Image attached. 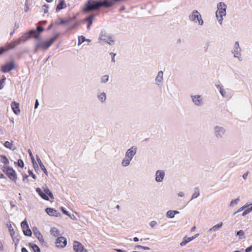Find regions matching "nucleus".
I'll return each instance as SVG.
<instances>
[{"mask_svg":"<svg viewBox=\"0 0 252 252\" xmlns=\"http://www.w3.org/2000/svg\"><path fill=\"white\" fill-rule=\"evenodd\" d=\"M220 93L221 96L223 97H226V93L223 88H220Z\"/></svg>","mask_w":252,"mask_h":252,"instance_id":"46","label":"nucleus"},{"mask_svg":"<svg viewBox=\"0 0 252 252\" xmlns=\"http://www.w3.org/2000/svg\"><path fill=\"white\" fill-rule=\"evenodd\" d=\"M18 165L19 167L23 168L24 166V163L23 161L21 159H19L18 160Z\"/></svg>","mask_w":252,"mask_h":252,"instance_id":"50","label":"nucleus"},{"mask_svg":"<svg viewBox=\"0 0 252 252\" xmlns=\"http://www.w3.org/2000/svg\"><path fill=\"white\" fill-rule=\"evenodd\" d=\"M135 248H138V249H141L143 250H149L150 249V248L149 247L142 246L141 245H136L135 246Z\"/></svg>","mask_w":252,"mask_h":252,"instance_id":"47","label":"nucleus"},{"mask_svg":"<svg viewBox=\"0 0 252 252\" xmlns=\"http://www.w3.org/2000/svg\"><path fill=\"white\" fill-rule=\"evenodd\" d=\"M94 18V14H92L91 15L89 16V17H88L87 18H86L85 19V22H88V25H87V29H90L92 23H93V20Z\"/></svg>","mask_w":252,"mask_h":252,"instance_id":"23","label":"nucleus"},{"mask_svg":"<svg viewBox=\"0 0 252 252\" xmlns=\"http://www.w3.org/2000/svg\"><path fill=\"white\" fill-rule=\"evenodd\" d=\"M11 107L15 114L18 115L20 113V110L19 109V104L18 103H16L15 101L12 102Z\"/></svg>","mask_w":252,"mask_h":252,"instance_id":"18","label":"nucleus"},{"mask_svg":"<svg viewBox=\"0 0 252 252\" xmlns=\"http://www.w3.org/2000/svg\"><path fill=\"white\" fill-rule=\"evenodd\" d=\"M165 176V172L163 170H158L156 173V181L157 182H161L163 181Z\"/></svg>","mask_w":252,"mask_h":252,"instance_id":"14","label":"nucleus"},{"mask_svg":"<svg viewBox=\"0 0 252 252\" xmlns=\"http://www.w3.org/2000/svg\"><path fill=\"white\" fill-rule=\"evenodd\" d=\"M109 80V76L107 75H103L101 77V82L102 83H105L108 82Z\"/></svg>","mask_w":252,"mask_h":252,"instance_id":"39","label":"nucleus"},{"mask_svg":"<svg viewBox=\"0 0 252 252\" xmlns=\"http://www.w3.org/2000/svg\"><path fill=\"white\" fill-rule=\"evenodd\" d=\"M99 39L103 40L111 45L114 43V40L112 39V37L105 31H101Z\"/></svg>","mask_w":252,"mask_h":252,"instance_id":"6","label":"nucleus"},{"mask_svg":"<svg viewBox=\"0 0 252 252\" xmlns=\"http://www.w3.org/2000/svg\"><path fill=\"white\" fill-rule=\"evenodd\" d=\"M114 250L117 252H126V251L122 250L121 249H115Z\"/></svg>","mask_w":252,"mask_h":252,"instance_id":"64","label":"nucleus"},{"mask_svg":"<svg viewBox=\"0 0 252 252\" xmlns=\"http://www.w3.org/2000/svg\"><path fill=\"white\" fill-rule=\"evenodd\" d=\"M78 26L77 23H75L73 25H72L69 29V30H72V29H75L76 27Z\"/></svg>","mask_w":252,"mask_h":252,"instance_id":"56","label":"nucleus"},{"mask_svg":"<svg viewBox=\"0 0 252 252\" xmlns=\"http://www.w3.org/2000/svg\"><path fill=\"white\" fill-rule=\"evenodd\" d=\"M130 161L124 158L122 161L121 164L123 167H126L130 164Z\"/></svg>","mask_w":252,"mask_h":252,"instance_id":"38","label":"nucleus"},{"mask_svg":"<svg viewBox=\"0 0 252 252\" xmlns=\"http://www.w3.org/2000/svg\"><path fill=\"white\" fill-rule=\"evenodd\" d=\"M12 142H10L7 141L4 143V146L6 148H8L9 149H12Z\"/></svg>","mask_w":252,"mask_h":252,"instance_id":"44","label":"nucleus"},{"mask_svg":"<svg viewBox=\"0 0 252 252\" xmlns=\"http://www.w3.org/2000/svg\"><path fill=\"white\" fill-rule=\"evenodd\" d=\"M191 98L193 103L197 106H201L203 104V98L200 95H191Z\"/></svg>","mask_w":252,"mask_h":252,"instance_id":"9","label":"nucleus"},{"mask_svg":"<svg viewBox=\"0 0 252 252\" xmlns=\"http://www.w3.org/2000/svg\"><path fill=\"white\" fill-rule=\"evenodd\" d=\"M46 212L51 216L58 217L61 215L60 213L56 210L51 208H47L45 209Z\"/></svg>","mask_w":252,"mask_h":252,"instance_id":"16","label":"nucleus"},{"mask_svg":"<svg viewBox=\"0 0 252 252\" xmlns=\"http://www.w3.org/2000/svg\"><path fill=\"white\" fill-rule=\"evenodd\" d=\"M189 20L194 23L198 22L199 25L202 26L204 22L199 12L196 10H193L189 16Z\"/></svg>","mask_w":252,"mask_h":252,"instance_id":"4","label":"nucleus"},{"mask_svg":"<svg viewBox=\"0 0 252 252\" xmlns=\"http://www.w3.org/2000/svg\"><path fill=\"white\" fill-rule=\"evenodd\" d=\"M39 105V102L37 99H36L35 104H34V109H36Z\"/></svg>","mask_w":252,"mask_h":252,"instance_id":"60","label":"nucleus"},{"mask_svg":"<svg viewBox=\"0 0 252 252\" xmlns=\"http://www.w3.org/2000/svg\"><path fill=\"white\" fill-rule=\"evenodd\" d=\"M21 225L23 231L29 228L28 222L26 220L21 222Z\"/></svg>","mask_w":252,"mask_h":252,"instance_id":"37","label":"nucleus"},{"mask_svg":"<svg viewBox=\"0 0 252 252\" xmlns=\"http://www.w3.org/2000/svg\"><path fill=\"white\" fill-rule=\"evenodd\" d=\"M157 224V222L154 220L152 221L150 223V225L151 226V227H154Z\"/></svg>","mask_w":252,"mask_h":252,"instance_id":"55","label":"nucleus"},{"mask_svg":"<svg viewBox=\"0 0 252 252\" xmlns=\"http://www.w3.org/2000/svg\"><path fill=\"white\" fill-rule=\"evenodd\" d=\"M1 161L5 165L9 164V160L5 155H0Z\"/></svg>","mask_w":252,"mask_h":252,"instance_id":"35","label":"nucleus"},{"mask_svg":"<svg viewBox=\"0 0 252 252\" xmlns=\"http://www.w3.org/2000/svg\"><path fill=\"white\" fill-rule=\"evenodd\" d=\"M251 211H252V206L250 208H249L248 209L245 210L242 213V216H245Z\"/></svg>","mask_w":252,"mask_h":252,"instance_id":"45","label":"nucleus"},{"mask_svg":"<svg viewBox=\"0 0 252 252\" xmlns=\"http://www.w3.org/2000/svg\"><path fill=\"white\" fill-rule=\"evenodd\" d=\"M37 33L35 32L32 34L33 37L36 39L39 38V33L44 31V28L41 26H38L36 28Z\"/></svg>","mask_w":252,"mask_h":252,"instance_id":"21","label":"nucleus"},{"mask_svg":"<svg viewBox=\"0 0 252 252\" xmlns=\"http://www.w3.org/2000/svg\"><path fill=\"white\" fill-rule=\"evenodd\" d=\"M35 32V31L34 30H32L30 31L29 32H26L24 33L21 37L22 40L23 41V43H25L27 40H28L29 39H30L32 37V34H34Z\"/></svg>","mask_w":252,"mask_h":252,"instance_id":"13","label":"nucleus"},{"mask_svg":"<svg viewBox=\"0 0 252 252\" xmlns=\"http://www.w3.org/2000/svg\"><path fill=\"white\" fill-rule=\"evenodd\" d=\"M60 35V33H56L53 37L50 38L49 40H44L42 39H38V41L35 45L34 53L37 52L38 50L42 49L44 50H47L52 45V44L56 41Z\"/></svg>","mask_w":252,"mask_h":252,"instance_id":"1","label":"nucleus"},{"mask_svg":"<svg viewBox=\"0 0 252 252\" xmlns=\"http://www.w3.org/2000/svg\"><path fill=\"white\" fill-rule=\"evenodd\" d=\"M249 171H247L246 173H245V174H243V178L244 180H246L247 178V177L249 175Z\"/></svg>","mask_w":252,"mask_h":252,"instance_id":"58","label":"nucleus"},{"mask_svg":"<svg viewBox=\"0 0 252 252\" xmlns=\"http://www.w3.org/2000/svg\"><path fill=\"white\" fill-rule=\"evenodd\" d=\"M68 22V20H63V19H61V21L60 23H58L57 24H66V23H67Z\"/></svg>","mask_w":252,"mask_h":252,"instance_id":"53","label":"nucleus"},{"mask_svg":"<svg viewBox=\"0 0 252 252\" xmlns=\"http://www.w3.org/2000/svg\"><path fill=\"white\" fill-rule=\"evenodd\" d=\"M178 196H179V197H183V196H184V195H185V194H184V193L183 192L181 191V192H179V193H178Z\"/></svg>","mask_w":252,"mask_h":252,"instance_id":"62","label":"nucleus"},{"mask_svg":"<svg viewBox=\"0 0 252 252\" xmlns=\"http://www.w3.org/2000/svg\"><path fill=\"white\" fill-rule=\"evenodd\" d=\"M62 211L63 213L66 215H67L71 220H76V217L73 214H71L69 213L68 211H67L63 207L61 208Z\"/></svg>","mask_w":252,"mask_h":252,"instance_id":"27","label":"nucleus"},{"mask_svg":"<svg viewBox=\"0 0 252 252\" xmlns=\"http://www.w3.org/2000/svg\"><path fill=\"white\" fill-rule=\"evenodd\" d=\"M166 217H167L168 218H170V219L173 218L175 216L173 214V210H169V211H167V212L166 213Z\"/></svg>","mask_w":252,"mask_h":252,"instance_id":"40","label":"nucleus"},{"mask_svg":"<svg viewBox=\"0 0 252 252\" xmlns=\"http://www.w3.org/2000/svg\"><path fill=\"white\" fill-rule=\"evenodd\" d=\"M241 49L240 47L238 41H236L234 45L233 50L232 53L234 54L235 58H238L239 60L241 61L242 59L239 57L241 55Z\"/></svg>","mask_w":252,"mask_h":252,"instance_id":"8","label":"nucleus"},{"mask_svg":"<svg viewBox=\"0 0 252 252\" xmlns=\"http://www.w3.org/2000/svg\"><path fill=\"white\" fill-rule=\"evenodd\" d=\"M30 246L33 249L34 252H40V249L39 247L34 244L30 243Z\"/></svg>","mask_w":252,"mask_h":252,"instance_id":"34","label":"nucleus"},{"mask_svg":"<svg viewBox=\"0 0 252 252\" xmlns=\"http://www.w3.org/2000/svg\"><path fill=\"white\" fill-rule=\"evenodd\" d=\"M42 189L44 192H45V194L49 195V196L51 199H54V196L52 192L50 191V190L48 189V187L46 185L42 187Z\"/></svg>","mask_w":252,"mask_h":252,"instance_id":"24","label":"nucleus"},{"mask_svg":"<svg viewBox=\"0 0 252 252\" xmlns=\"http://www.w3.org/2000/svg\"><path fill=\"white\" fill-rule=\"evenodd\" d=\"M163 75V73L162 71H159L158 72L155 79V81L157 85H160L162 83Z\"/></svg>","mask_w":252,"mask_h":252,"instance_id":"19","label":"nucleus"},{"mask_svg":"<svg viewBox=\"0 0 252 252\" xmlns=\"http://www.w3.org/2000/svg\"><path fill=\"white\" fill-rule=\"evenodd\" d=\"M194 192L192 195L191 198L190 200L197 198L200 195V190H199V189L198 187H195L194 189Z\"/></svg>","mask_w":252,"mask_h":252,"instance_id":"28","label":"nucleus"},{"mask_svg":"<svg viewBox=\"0 0 252 252\" xmlns=\"http://www.w3.org/2000/svg\"><path fill=\"white\" fill-rule=\"evenodd\" d=\"M110 55L112 57V61L113 62H115V58H115V56H116V54H114L113 53H110Z\"/></svg>","mask_w":252,"mask_h":252,"instance_id":"57","label":"nucleus"},{"mask_svg":"<svg viewBox=\"0 0 252 252\" xmlns=\"http://www.w3.org/2000/svg\"><path fill=\"white\" fill-rule=\"evenodd\" d=\"M50 232L51 234L55 237H57L60 234L59 230L55 227L51 228Z\"/></svg>","mask_w":252,"mask_h":252,"instance_id":"33","label":"nucleus"},{"mask_svg":"<svg viewBox=\"0 0 252 252\" xmlns=\"http://www.w3.org/2000/svg\"><path fill=\"white\" fill-rule=\"evenodd\" d=\"M239 200H240V199L239 198L235 199L232 200L230 202V205L232 206L234 204H237L238 203V202L239 201Z\"/></svg>","mask_w":252,"mask_h":252,"instance_id":"49","label":"nucleus"},{"mask_svg":"<svg viewBox=\"0 0 252 252\" xmlns=\"http://www.w3.org/2000/svg\"><path fill=\"white\" fill-rule=\"evenodd\" d=\"M136 152L137 148L135 146H132L126 151V154L132 159L135 155Z\"/></svg>","mask_w":252,"mask_h":252,"instance_id":"15","label":"nucleus"},{"mask_svg":"<svg viewBox=\"0 0 252 252\" xmlns=\"http://www.w3.org/2000/svg\"><path fill=\"white\" fill-rule=\"evenodd\" d=\"M191 241H192V239H190V237L185 236L184 237L183 241L180 243V245L181 246H184Z\"/></svg>","mask_w":252,"mask_h":252,"instance_id":"32","label":"nucleus"},{"mask_svg":"<svg viewBox=\"0 0 252 252\" xmlns=\"http://www.w3.org/2000/svg\"><path fill=\"white\" fill-rule=\"evenodd\" d=\"M97 97L101 102H104L106 99V94L104 92H102L97 95Z\"/></svg>","mask_w":252,"mask_h":252,"instance_id":"30","label":"nucleus"},{"mask_svg":"<svg viewBox=\"0 0 252 252\" xmlns=\"http://www.w3.org/2000/svg\"><path fill=\"white\" fill-rule=\"evenodd\" d=\"M28 177V175H26V174H25V175H24V176H23V182H25L26 180H27V179Z\"/></svg>","mask_w":252,"mask_h":252,"instance_id":"63","label":"nucleus"},{"mask_svg":"<svg viewBox=\"0 0 252 252\" xmlns=\"http://www.w3.org/2000/svg\"><path fill=\"white\" fill-rule=\"evenodd\" d=\"M222 222H220L219 223L214 225L212 228L209 229L208 231L211 232L212 231H216L217 230L220 229L222 226Z\"/></svg>","mask_w":252,"mask_h":252,"instance_id":"26","label":"nucleus"},{"mask_svg":"<svg viewBox=\"0 0 252 252\" xmlns=\"http://www.w3.org/2000/svg\"><path fill=\"white\" fill-rule=\"evenodd\" d=\"M48 5L47 4H44L42 7V9L44 13H46L48 12Z\"/></svg>","mask_w":252,"mask_h":252,"instance_id":"48","label":"nucleus"},{"mask_svg":"<svg viewBox=\"0 0 252 252\" xmlns=\"http://www.w3.org/2000/svg\"><path fill=\"white\" fill-rule=\"evenodd\" d=\"M36 160L41 169V170L44 172V173L45 174H47L48 173V172L46 170V169L45 168L44 165H43V164L42 163L41 159H40V158H39V157L36 155Z\"/></svg>","mask_w":252,"mask_h":252,"instance_id":"25","label":"nucleus"},{"mask_svg":"<svg viewBox=\"0 0 252 252\" xmlns=\"http://www.w3.org/2000/svg\"><path fill=\"white\" fill-rule=\"evenodd\" d=\"M56 244L57 247L63 248L66 245L67 240L64 237H59L56 240Z\"/></svg>","mask_w":252,"mask_h":252,"instance_id":"12","label":"nucleus"},{"mask_svg":"<svg viewBox=\"0 0 252 252\" xmlns=\"http://www.w3.org/2000/svg\"><path fill=\"white\" fill-rule=\"evenodd\" d=\"M226 5L223 2H220L217 4L218 10L216 12V16L219 23L221 25L223 20V16L226 15Z\"/></svg>","mask_w":252,"mask_h":252,"instance_id":"2","label":"nucleus"},{"mask_svg":"<svg viewBox=\"0 0 252 252\" xmlns=\"http://www.w3.org/2000/svg\"><path fill=\"white\" fill-rule=\"evenodd\" d=\"M73 248L75 252H88L81 243L76 241L74 242Z\"/></svg>","mask_w":252,"mask_h":252,"instance_id":"10","label":"nucleus"},{"mask_svg":"<svg viewBox=\"0 0 252 252\" xmlns=\"http://www.w3.org/2000/svg\"><path fill=\"white\" fill-rule=\"evenodd\" d=\"M236 235L239 236V239H242L245 238L244 231L240 230L236 232Z\"/></svg>","mask_w":252,"mask_h":252,"instance_id":"36","label":"nucleus"},{"mask_svg":"<svg viewBox=\"0 0 252 252\" xmlns=\"http://www.w3.org/2000/svg\"><path fill=\"white\" fill-rule=\"evenodd\" d=\"M85 41H86V38L85 36L81 35L78 37V45L81 44Z\"/></svg>","mask_w":252,"mask_h":252,"instance_id":"43","label":"nucleus"},{"mask_svg":"<svg viewBox=\"0 0 252 252\" xmlns=\"http://www.w3.org/2000/svg\"><path fill=\"white\" fill-rule=\"evenodd\" d=\"M125 159L129 160V161H131V160L132 159L131 158H130L129 157H128L127 155H126V156H125Z\"/></svg>","mask_w":252,"mask_h":252,"instance_id":"61","label":"nucleus"},{"mask_svg":"<svg viewBox=\"0 0 252 252\" xmlns=\"http://www.w3.org/2000/svg\"><path fill=\"white\" fill-rule=\"evenodd\" d=\"M28 152V153L29 154L30 157L31 158V159L32 160V162L33 165L34 167V168H35V167L38 168V165H37V164L36 163V161L34 160V157H33V156L32 155V152L31 150L30 149H29Z\"/></svg>","mask_w":252,"mask_h":252,"instance_id":"31","label":"nucleus"},{"mask_svg":"<svg viewBox=\"0 0 252 252\" xmlns=\"http://www.w3.org/2000/svg\"><path fill=\"white\" fill-rule=\"evenodd\" d=\"M33 231L34 235L40 242L42 243L45 242L42 235L36 227L33 228Z\"/></svg>","mask_w":252,"mask_h":252,"instance_id":"17","label":"nucleus"},{"mask_svg":"<svg viewBox=\"0 0 252 252\" xmlns=\"http://www.w3.org/2000/svg\"><path fill=\"white\" fill-rule=\"evenodd\" d=\"M10 235H14L15 232L11 224H7Z\"/></svg>","mask_w":252,"mask_h":252,"instance_id":"42","label":"nucleus"},{"mask_svg":"<svg viewBox=\"0 0 252 252\" xmlns=\"http://www.w3.org/2000/svg\"><path fill=\"white\" fill-rule=\"evenodd\" d=\"M225 128L220 126H216L214 128V133L217 139H221L226 133Z\"/></svg>","mask_w":252,"mask_h":252,"instance_id":"5","label":"nucleus"},{"mask_svg":"<svg viewBox=\"0 0 252 252\" xmlns=\"http://www.w3.org/2000/svg\"><path fill=\"white\" fill-rule=\"evenodd\" d=\"M15 68V63L13 61L10 62L8 63L1 66V71L3 73H6L10 71Z\"/></svg>","mask_w":252,"mask_h":252,"instance_id":"7","label":"nucleus"},{"mask_svg":"<svg viewBox=\"0 0 252 252\" xmlns=\"http://www.w3.org/2000/svg\"><path fill=\"white\" fill-rule=\"evenodd\" d=\"M15 44H16V46L19 45V44H20L21 43H23V41L22 40V38L20 37L19 38H18L17 40H15L14 41Z\"/></svg>","mask_w":252,"mask_h":252,"instance_id":"51","label":"nucleus"},{"mask_svg":"<svg viewBox=\"0 0 252 252\" xmlns=\"http://www.w3.org/2000/svg\"><path fill=\"white\" fill-rule=\"evenodd\" d=\"M2 171L7 176V177L15 183L16 182L17 177L15 170L11 167L6 166L1 167Z\"/></svg>","mask_w":252,"mask_h":252,"instance_id":"3","label":"nucleus"},{"mask_svg":"<svg viewBox=\"0 0 252 252\" xmlns=\"http://www.w3.org/2000/svg\"><path fill=\"white\" fill-rule=\"evenodd\" d=\"M246 208V206H242V207H241L240 208H239L236 212H235L234 213V215H235L236 214H237V213H239V212H241L242 211H243L245 208Z\"/></svg>","mask_w":252,"mask_h":252,"instance_id":"54","label":"nucleus"},{"mask_svg":"<svg viewBox=\"0 0 252 252\" xmlns=\"http://www.w3.org/2000/svg\"><path fill=\"white\" fill-rule=\"evenodd\" d=\"M13 242L15 243V248H16L20 240V236L18 235H15V234L14 235H11Z\"/></svg>","mask_w":252,"mask_h":252,"instance_id":"29","label":"nucleus"},{"mask_svg":"<svg viewBox=\"0 0 252 252\" xmlns=\"http://www.w3.org/2000/svg\"><path fill=\"white\" fill-rule=\"evenodd\" d=\"M23 231L24 235L26 236H31L32 234V231L31 230V229L29 228L23 230Z\"/></svg>","mask_w":252,"mask_h":252,"instance_id":"41","label":"nucleus"},{"mask_svg":"<svg viewBox=\"0 0 252 252\" xmlns=\"http://www.w3.org/2000/svg\"><path fill=\"white\" fill-rule=\"evenodd\" d=\"M66 7V3L64 0H59V3L56 7V11H58L62 9L65 8Z\"/></svg>","mask_w":252,"mask_h":252,"instance_id":"22","label":"nucleus"},{"mask_svg":"<svg viewBox=\"0 0 252 252\" xmlns=\"http://www.w3.org/2000/svg\"><path fill=\"white\" fill-rule=\"evenodd\" d=\"M251 251H252V246H251L250 247H248L246 250V252H250Z\"/></svg>","mask_w":252,"mask_h":252,"instance_id":"59","label":"nucleus"},{"mask_svg":"<svg viewBox=\"0 0 252 252\" xmlns=\"http://www.w3.org/2000/svg\"><path fill=\"white\" fill-rule=\"evenodd\" d=\"M16 46V44L14 41L10 42V43H7L5 47H0V55L3 54L4 52L7 51L9 50L14 48Z\"/></svg>","mask_w":252,"mask_h":252,"instance_id":"11","label":"nucleus"},{"mask_svg":"<svg viewBox=\"0 0 252 252\" xmlns=\"http://www.w3.org/2000/svg\"><path fill=\"white\" fill-rule=\"evenodd\" d=\"M28 173H29V175L31 176L33 179H36V177L35 175H34L31 170H29L28 171Z\"/></svg>","mask_w":252,"mask_h":252,"instance_id":"52","label":"nucleus"},{"mask_svg":"<svg viewBox=\"0 0 252 252\" xmlns=\"http://www.w3.org/2000/svg\"><path fill=\"white\" fill-rule=\"evenodd\" d=\"M36 191L38 193V194L42 199L46 200H49L48 196L46 194H45V192L42 191V189L40 188H37L36 189Z\"/></svg>","mask_w":252,"mask_h":252,"instance_id":"20","label":"nucleus"}]
</instances>
